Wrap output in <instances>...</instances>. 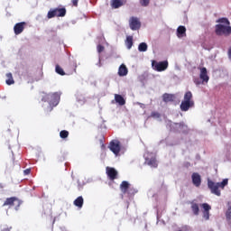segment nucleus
I'll use <instances>...</instances> for the list:
<instances>
[{"label":"nucleus","mask_w":231,"mask_h":231,"mask_svg":"<svg viewBox=\"0 0 231 231\" xmlns=\"http://www.w3.org/2000/svg\"><path fill=\"white\" fill-rule=\"evenodd\" d=\"M199 79L202 80V82H208V72L207 71V68L203 67L200 69V74Z\"/></svg>","instance_id":"nucleus-14"},{"label":"nucleus","mask_w":231,"mask_h":231,"mask_svg":"<svg viewBox=\"0 0 231 231\" xmlns=\"http://www.w3.org/2000/svg\"><path fill=\"white\" fill-rule=\"evenodd\" d=\"M28 26V23L26 22H21L14 25V30H24Z\"/></svg>","instance_id":"nucleus-23"},{"label":"nucleus","mask_w":231,"mask_h":231,"mask_svg":"<svg viewBox=\"0 0 231 231\" xmlns=\"http://www.w3.org/2000/svg\"><path fill=\"white\" fill-rule=\"evenodd\" d=\"M55 71L58 73V75H61V77H64L66 75V72H64V69L60 65H56Z\"/></svg>","instance_id":"nucleus-26"},{"label":"nucleus","mask_w":231,"mask_h":231,"mask_svg":"<svg viewBox=\"0 0 231 231\" xmlns=\"http://www.w3.org/2000/svg\"><path fill=\"white\" fill-rule=\"evenodd\" d=\"M151 116L152 118H160L161 115L158 112H152Z\"/></svg>","instance_id":"nucleus-33"},{"label":"nucleus","mask_w":231,"mask_h":231,"mask_svg":"<svg viewBox=\"0 0 231 231\" xmlns=\"http://www.w3.org/2000/svg\"><path fill=\"white\" fill-rule=\"evenodd\" d=\"M129 73V70L127 69V67L125 64L120 65L118 69V75L119 77H125Z\"/></svg>","instance_id":"nucleus-18"},{"label":"nucleus","mask_w":231,"mask_h":231,"mask_svg":"<svg viewBox=\"0 0 231 231\" xmlns=\"http://www.w3.org/2000/svg\"><path fill=\"white\" fill-rule=\"evenodd\" d=\"M177 30H187V28H185L183 25H180L177 28Z\"/></svg>","instance_id":"nucleus-41"},{"label":"nucleus","mask_w":231,"mask_h":231,"mask_svg":"<svg viewBox=\"0 0 231 231\" xmlns=\"http://www.w3.org/2000/svg\"><path fill=\"white\" fill-rule=\"evenodd\" d=\"M112 8H120V6H124V2L122 0H112L111 2Z\"/></svg>","instance_id":"nucleus-22"},{"label":"nucleus","mask_w":231,"mask_h":231,"mask_svg":"<svg viewBox=\"0 0 231 231\" xmlns=\"http://www.w3.org/2000/svg\"><path fill=\"white\" fill-rule=\"evenodd\" d=\"M125 43L127 50H131V48H133V36H126Z\"/></svg>","instance_id":"nucleus-24"},{"label":"nucleus","mask_w":231,"mask_h":231,"mask_svg":"<svg viewBox=\"0 0 231 231\" xmlns=\"http://www.w3.org/2000/svg\"><path fill=\"white\" fill-rule=\"evenodd\" d=\"M7 79L5 80L7 86H12V84H15V81L14 80V77L12 76V73L6 74Z\"/></svg>","instance_id":"nucleus-25"},{"label":"nucleus","mask_w":231,"mask_h":231,"mask_svg":"<svg viewBox=\"0 0 231 231\" xmlns=\"http://www.w3.org/2000/svg\"><path fill=\"white\" fill-rule=\"evenodd\" d=\"M194 83L196 84V86H199L201 85V80H199V79H195Z\"/></svg>","instance_id":"nucleus-35"},{"label":"nucleus","mask_w":231,"mask_h":231,"mask_svg":"<svg viewBox=\"0 0 231 231\" xmlns=\"http://www.w3.org/2000/svg\"><path fill=\"white\" fill-rule=\"evenodd\" d=\"M12 230V226H5L2 229V231H11Z\"/></svg>","instance_id":"nucleus-37"},{"label":"nucleus","mask_w":231,"mask_h":231,"mask_svg":"<svg viewBox=\"0 0 231 231\" xmlns=\"http://www.w3.org/2000/svg\"><path fill=\"white\" fill-rule=\"evenodd\" d=\"M189 205H190V209L193 216H199V204L196 201V199L189 201Z\"/></svg>","instance_id":"nucleus-11"},{"label":"nucleus","mask_w":231,"mask_h":231,"mask_svg":"<svg viewBox=\"0 0 231 231\" xmlns=\"http://www.w3.org/2000/svg\"><path fill=\"white\" fill-rule=\"evenodd\" d=\"M71 3L73 6H76V7L79 6V0H72Z\"/></svg>","instance_id":"nucleus-36"},{"label":"nucleus","mask_w":231,"mask_h":231,"mask_svg":"<svg viewBox=\"0 0 231 231\" xmlns=\"http://www.w3.org/2000/svg\"><path fill=\"white\" fill-rule=\"evenodd\" d=\"M216 35L228 37L231 33V30H216L215 31Z\"/></svg>","instance_id":"nucleus-20"},{"label":"nucleus","mask_w":231,"mask_h":231,"mask_svg":"<svg viewBox=\"0 0 231 231\" xmlns=\"http://www.w3.org/2000/svg\"><path fill=\"white\" fill-rule=\"evenodd\" d=\"M191 180L195 187H201V175L198 172H193L191 175Z\"/></svg>","instance_id":"nucleus-13"},{"label":"nucleus","mask_w":231,"mask_h":231,"mask_svg":"<svg viewBox=\"0 0 231 231\" xmlns=\"http://www.w3.org/2000/svg\"><path fill=\"white\" fill-rule=\"evenodd\" d=\"M180 111L187 112L190 107H194V100L192 99V92L187 91L184 99L180 103Z\"/></svg>","instance_id":"nucleus-1"},{"label":"nucleus","mask_w":231,"mask_h":231,"mask_svg":"<svg viewBox=\"0 0 231 231\" xmlns=\"http://www.w3.org/2000/svg\"><path fill=\"white\" fill-rule=\"evenodd\" d=\"M186 32V30H177V37L180 39H181V37H185V35H187Z\"/></svg>","instance_id":"nucleus-29"},{"label":"nucleus","mask_w":231,"mask_h":231,"mask_svg":"<svg viewBox=\"0 0 231 231\" xmlns=\"http://www.w3.org/2000/svg\"><path fill=\"white\" fill-rule=\"evenodd\" d=\"M74 205L78 207V208H82V207H84V198H82V196L78 197L74 200Z\"/></svg>","instance_id":"nucleus-19"},{"label":"nucleus","mask_w":231,"mask_h":231,"mask_svg":"<svg viewBox=\"0 0 231 231\" xmlns=\"http://www.w3.org/2000/svg\"><path fill=\"white\" fill-rule=\"evenodd\" d=\"M106 176L111 181H115L118 178V171L115 168H111L107 166L106 168Z\"/></svg>","instance_id":"nucleus-9"},{"label":"nucleus","mask_w":231,"mask_h":231,"mask_svg":"<svg viewBox=\"0 0 231 231\" xmlns=\"http://www.w3.org/2000/svg\"><path fill=\"white\" fill-rule=\"evenodd\" d=\"M228 59L231 60V47L227 51Z\"/></svg>","instance_id":"nucleus-39"},{"label":"nucleus","mask_w":231,"mask_h":231,"mask_svg":"<svg viewBox=\"0 0 231 231\" xmlns=\"http://www.w3.org/2000/svg\"><path fill=\"white\" fill-rule=\"evenodd\" d=\"M138 50L140 51H145L147 50V43H145V42L140 43L138 46Z\"/></svg>","instance_id":"nucleus-30"},{"label":"nucleus","mask_w":231,"mask_h":231,"mask_svg":"<svg viewBox=\"0 0 231 231\" xmlns=\"http://www.w3.org/2000/svg\"><path fill=\"white\" fill-rule=\"evenodd\" d=\"M226 217L227 221H231V206L228 207L226 212Z\"/></svg>","instance_id":"nucleus-31"},{"label":"nucleus","mask_w":231,"mask_h":231,"mask_svg":"<svg viewBox=\"0 0 231 231\" xmlns=\"http://www.w3.org/2000/svg\"><path fill=\"white\" fill-rule=\"evenodd\" d=\"M145 163L149 165V167H152L156 169L158 167V161H156V157L147 158L145 160Z\"/></svg>","instance_id":"nucleus-16"},{"label":"nucleus","mask_w":231,"mask_h":231,"mask_svg":"<svg viewBox=\"0 0 231 231\" xmlns=\"http://www.w3.org/2000/svg\"><path fill=\"white\" fill-rule=\"evenodd\" d=\"M66 12L65 7L50 9L47 14V19H53V17H66Z\"/></svg>","instance_id":"nucleus-3"},{"label":"nucleus","mask_w":231,"mask_h":231,"mask_svg":"<svg viewBox=\"0 0 231 231\" xmlns=\"http://www.w3.org/2000/svg\"><path fill=\"white\" fill-rule=\"evenodd\" d=\"M0 189H5V184L0 183Z\"/></svg>","instance_id":"nucleus-42"},{"label":"nucleus","mask_w":231,"mask_h":231,"mask_svg":"<svg viewBox=\"0 0 231 231\" xmlns=\"http://www.w3.org/2000/svg\"><path fill=\"white\" fill-rule=\"evenodd\" d=\"M131 187V184H129L128 181L126 180H123L120 184V190L121 192H123L124 194H127V192H129V189Z\"/></svg>","instance_id":"nucleus-15"},{"label":"nucleus","mask_w":231,"mask_h":231,"mask_svg":"<svg viewBox=\"0 0 231 231\" xmlns=\"http://www.w3.org/2000/svg\"><path fill=\"white\" fill-rule=\"evenodd\" d=\"M26 174H30V170H25Z\"/></svg>","instance_id":"nucleus-44"},{"label":"nucleus","mask_w":231,"mask_h":231,"mask_svg":"<svg viewBox=\"0 0 231 231\" xmlns=\"http://www.w3.org/2000/svg\"><path fill=\"white\" fill-rule=\"evenodd\" d=\"M141 27H142V23L140 22V19H138L136 17L130 18L131 30H140Z\"/></svg>","instance_id":"nucleus-10"},{"label":"nucleus","mask_w":231,"mask_h":231,"mask_svg":"<svg viewBox=\"0 0 231 231\" xmlns=\"http://www.w3.org/2000/svg\"><path fill=\"white\" fill-rule=\"evenodd\" d=\"M60 136L64 140L69 136V132L68 130H62L60 132Z\"/></svg>","instance_id":"nucleus-27"},{"label":"nucleus","mask_w":231,"mask_h":231,"mask_svg":"<svg viewBox=\"0 0 231 231\" xmlns=\"http://www.w3.org/2000/svg\"><path fill=\"white\" fill-rule=\"evenodd\" d=\"M59 100H60V95L58 92L53 94H47L43 97L44 102H48L50 106H57L59 104Z\"/></svg>","instance_id":"nucleus-4"},{"label":"nucleus","mask_w":231,"mask_h":231,"mask_svg":"<svg viewBox=\"0 0 231 231\" xmlns=\"http://www.w3.org/2000/svg\"><path fill=\"white\" fill-rule=\"evenodd\" d=\"M217 23L216 30H231L230 22L226 18H220Z\"/></svg>","instance_id":"nucleus-8"},{"label":"nucleus","mask_w":231,"mask_h":231,"mask_svg":"<svg viewBox=\"0 0 231 231\" xmlns=\"http://www.w3.org/2000/svg\"><path fill=\"white\" fill-rule=\"evenodd\" d=\"M217 183H218V187H220V189H225V187H226V185H228V179H224L223 181L217 182Z\"/></svg>","instance_id":"nucleus-28"},{"label":"nucleus","mask_w":231,"mask_h":231,"mask_svg":"<svg viewBox=\"0 0 231 231\" xmlns=\"http://www.w3.org/2000/svg\"><path fill=\"white\" fill-rule=\"evenodd\" d=\"M163 102L169 103V102H174L176 100V96L173 94H163L162 96Z\"/></svg>","instance_id":"nucleus-17"},{"label":"nucleus","mask_w":231,"mask_h":231,"mask_svg":"<svg viewBox=\"0 0 231 231\" xmlns=\"http://www.w3.org/2000/svg\"><path fill=\"white\" fill-rule=\"evenodd\" d=\"M108 149L115 153L116 156H118L120 151H122V144L120 143V141L113 140L109 143Z\"/></svg>","instance_id":"nucleus-6"},{"label":"nucleus","mask_w":231,"mask_h":231,"mask_svg":"<svg viewBox=\"0 0 231 231\" xmlns=\"http://www.w3.org/2000/svg\"><path fill=\"white\" fill-rule=\"evenodd\" d=\"M115 100L119 106H125V99H124V97L119 94L115 95Z\"/></svg>","instance_id":"nucleus-21"},{"label":"nucleus","mask_w":231,"mask_h":231,"mask_svg":"<svg viewBox=\"0 0 231 231\" xmlns=\"http://www.w3.org/2000/svg\"><path fill=\"white\" fill-rule=\"evenodd\" d=\"M97 50L98 53H102V51H104L106 48L104 47V45H97Z\"/></svg>","instance_id":"nucleus-34"},{"label":"nucleus","mask_w":231,"mask_h":231,"mask_svg":"<svg viewBox=\"0 0 231 231\" xmlns=\"http://www.w3.org/2000/svg\"><path fill=\"white\" fill-rule=\"evenodd\" d=\"M177 125H179V127H187V125L184 123H179L177 124Z\"/></svg>","instance_id":"nucleus-40"},{"label":"nucleus","mask_w":231,"mask_h":231,"mask_svg":"<svg viewBox=\"0 0 231 231\" xmlns=\"http://www.w3.org/2000/svg\"><path fill=\"white\" fill-rule=\"evenodd\" d=\"M12 160H13V162H15V157L14 156V153H13Z\"/></svg>","instance_id":"nucleus-43"},{"label":"nucleus","mask_w":231,"mask_h":231,"mask_svg":"<svg viewBox=\"0 0 231 231\" xmlns=\"http://www.w3.org/2000/svg\"><path fill=\"white\" fill-rule=\"evenodd\" d=\"M152 68L155 71H165V69H167V68H169V61L164 60V61L158 62L156 60H152Z\"/></svg>","instance_id":"nucleus-5"},{"label":"nucleus","mask_w":231,"mask_h":231,"mask_svg":"<svg viewBox=\"0 0 231 231\" xmlns=\"http://www.w3.org/2000/svg\"><path fill=\"white\" fill-rule=\"evenodd\" d=\"M21 199L17 197L7 198L3 204V207H9V208H14L15 210H19V207L22 205Z\"/></svg>","instance_id":"nucleus-2"},{"label":"nucleus","mask_w":231,"mask_h":231,"mask_svg":"<svg viewBox=\"0 0 231 231\" xmlns=\"http://www.w3.org/2000/svg\"><path fill=\"white\" fill-rule=\"evenodd\" d=\"M208 188L211 191V194H215V196H221V190H219V183L214 182L213 180H208Z\"/></svg>","instance_id":"nucleus-7"},{"label":"nucleus","mask_w":231,"mask_h":231,"mask_svg":"<svg viewBox=\"0 0 231 231\" xmlns=\"http://www.w3.org/2000/svg\"><path fill=\"white\" fill-rule=\"evenodd\" d=\"M150 0H140V5L142 6H149Z\"/></svg>","instance_id":"nucleus-32"},{"label":"nucleus","mask_w":231,"mask_h":231,"mask_svg":"<svg viewBox=\"0 0 231 231\" xmlns=\"http://www.w3.org/2000/svg\"><path fill=\"white\" fill-rule=\"evenodd\" d=\"M201 207L204 209L203 217H204V219H206V221H208V219H210V210H211L212 207H210V205H208L207 203L201 204Z\"/></svg>","instance_id":"nucleus-12"},{"label":"nucleus","mask_w":231,"mask_h":231,"mask_svg":"<svg viewBox=\"0 0 231 231\" xmlns=\"http://www.w3.org/2000/svg\"><path fill=\"white\" fill-rule=\"evenodd\" d=\"M15 35H19L20 33H23V30H14Z\"/></svg>","instance_id":"nucleus-38"}]
</instances>
